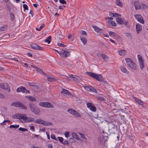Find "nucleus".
<instances>
[{
    "label": "nucleus",
    "instance_id": "c03bdc74",
    "mask_svg": "<svg viewBox=\"0 0 148 148\" xmlns=\"http://www.w3.org/2000/svg\"><path fill=\"white\" fill-rule=\"evenodd\" d=\"M45 102H41L39 103V105L42 107H45Z\"/></svg>",
    "mask_w": 148,
    "mask_h": 148
},
{
    "label": "nucleus",
    "instance_id": "39448f33",
    "mask_svg": "<svg viewBox=\"0 0 148 148\" xmlns=\"http://www.w3.org/2000/svg\"><path fill=\"white\" fill-rule=\"evenodd\" d=\"M84 87L87 91L89 92H92L94 93H98L97 91L96 90V89L91 86H84Z\"/></svg>",
    "mask_w": 148,
    "mask_h": 148
},
{
    "label": "nucleus",
    "instance_id": "423d86ee",
    "mask_svg": "<svg viewBox=\"0 0 148 148\" xmlns=\"http://www.w3.org/2000/svg\"><path fill=\"white\" fill-rule=\"evenodd\" d=\"M91 77H93L97 81L100 82H103V78L101 76V75H88Z\"/></svg>",
    "mask_w": 148,
    "mask_h": 148
},
{
    "label": "nucleus",
    "instance_id": "473e14b6",
    "mask_svg": "<svg viewBox=\"0 0 148 148\" xmlns=\"http://www.w3.org/2000/svg\"><path fill=\"white\" fill-rule=\"evenodd\" d=\"M101 56L104 60H106L108 59V57L104 54H101Z\"/></svg>",
    "mask_w": 148,
    "mask_h": 148
},
{
    "label": "nucleus",
    "instance_id": "603ef678",
    "mask_svg": "<svg viewBox=\"0 0 148 148\" xmlns=\"http://www.w3.org/2000/svg\"><path fill=\"white\" fill-rule=\"evenodd\" d=\"M124 24L125 25L126 27L128 28H129L130 26L128 24V22L127 21H125V23Z\"/></svg>",
    "mask_w": 148,
    "mask_h": 148
},
{
    "label": "nucleus",
    "instance_id": "a211bd4d",
    "mask_svg": "<svg viewBox=\"0 0 148 148\" xmlns=\"http://www.w3.org/2000/svg\"><path fill=\"white\" fill-rule=\"evenodd\" d=\"M119 54L121 56H124L126 54V51L125 50H120L119 51Z\"/></svg>",
    "mask_w": 148,
    "mask_h": 148
},
{
    "label": "nucleus",
    "instance_id": "de8ad7c7",
    "mask_svg": "<svg viewBox=\"0 0 148 148\" xmlns=\"http://www.w3.org/2000/svg\"><path fill=\"white\" fill-rule=\"evenodd\" d=\"M59 140L62 143H63L64 140L63 138L62 137H58Z\"/></svg>",
    "mask_w": 148,
    "mask_h": 148
},
{
    "label": "nucleus",
    "instance_id": "2eb2a0df",
    "mask_svg": "<svg viewBox=\"0 0 148 148\" xmlns=\"http://www.w3.org/2000/svg\"><path fill=\"white\" fill-rule=\"evenodd\" d=\"M142 29V25L140 24L136 25V30L137 33L138 34L141 30Z\"/></svg>",
    "mask_w": 148,
    "mask_h": 148
},
{
    "label": "nucleus",
    "instance_id": "aec40b11",
    "mask_svg": "<svg viewBox=\"0 0 148 148\" xmlns=\"http://www.w3.org/2000/svg\"><path fill=\"white\" fill-rule=\"evenodd\" d=\"M25 88L23 86H21L18 88L16 89V91L18 92H24Z\"/></svg>",
    "mask_w": 148,
    "mask_h": 148
},
{
    "label": "nucleus",
    "instance_id": "9b49d317",
    "mask_svg": "<svg viewBox=\"0 0 148 148\" xmlns=\"http://www.w3.org/2000/svg\"><path fill=\"white\" fill-rule=\"evenodd\" d=\"M138 56L139 61V64L141 69H142L144 67L143 59L142 56L140 55H138Z\"/></svg>",
    "mask_w": 148,
    "mask_h": 148
},
{
    "label": "nucleus",
    "instance_id": "e2e57ef3",
    "mask_svg": "<svg viewBox=\"0 0 148 148\" xmlns=\"http://www.w3.org/2000/svg\"><path fill=\"white\" fill-rule=\"evenodd\" d=\"M30 129L32 130L33 131H35V128L34 126H30Z\"/></svg>",
    "mask_w": 148,
    "mask_h": 148
},
{
    "label": "nucleus",
    "instance_id": "864d4df0",
    "mask_svg": "<svg viewBox=\"0 0 148 148\" xmlns=\"http://www.w3.org/2000/svg\"><path fill=\"white\" fill-rule=\"evenodd\" d=\"M6 7L8 9V10L9 11V12H10L11 11V8L10 7L9 5L6 4Z\"/></svg>",
    "mask_w": 148,
    "mask_h": 148
},
{
    "label": "nucleus",
    "instance_id": "dca6fc26",
    "mask_svg": "<svg viewBox=\"0 0 148 148\" xmlns=\"http://www.w3.org/2000/svg\"><path fill=\"white\" fill-rule=\"evenodd\" d=\"M31 66L33 68H34L36 70L37 72L38 73H40L42 74V73H43V74H46V73L43 72L42 70L36 67V66L32 65Z\"/></svg>",
    "mask_w": 148,
    "mask_h": 148
},
{
    "label": "nucleus",
    "instance_id": "4be33fe9",
    "mask_svg": "<svg viewBox=\"0 0 148 148\" xmlns=\"http://www.w3.org/2000/svg\"><path fill=\"white\" fill-rule=\"evenodd\" d=\"M136 10H137L141 8L138 2H135L134 3Z\"/></svg>",
    "mask_w": 148,
    "mask_h": 148
},
{
    "label": "nucleus",
    "instance_id": "79ce46f5",
    "mask_svg": "<svg viewBox=\"0 0 148 148\" xmlns=\"http://www.w3.org/2000/svg\"><path fill=\"white\" fill-rule=\"evenodd\" d=\"M28 84L29 86H32L34 87L36 86L37 87V86L35 84V83L34 82L30 83V82H28Z\"/></svg>",
    "mask_w": 148,
    "mask_h": 148
},
{
    "label": "nucleus",
    "instance_id": "412c9836",
    "mask_svg": "<svg viewBox=\"0 0 148 148\" xmlns=\"http://www.w3.org/2000/svg\"><path fill=\"white\" fill-rule=\"evenodd\" d=\"M133 70H136V64H134L133 62H132L130 64H129L128 65Z\"/></svg>",
    "mask_w": 148,
    "mask_h": 148
},
{
    "label": "nucleus",
    "instance_id": "bb28decb",
    "mask_svg": "<svg viewBox=\"0 0 148 148\" xmlns=\"http://www.w3.org/2000/svg\"><path fill=\"white\" fill-rule=\"evenodd\" d=\"M121 71L124 73H129V72L127 71V69L123 66H122L121 67Z\"/></svg>",
    "mask_w": 148,
    "mask_h": 148
},
{
    "label": "nucleus",
    "instance_id": "338daca9",
    "mask_svg": "<svg viewBox=\"0 0 148 148\" xmlns=\"http://www.w3.org/2000/svg\"><path fill=\"white\" fill-rule=\"evenodd\" d=\"M29 92H30V91L29 90L26 89L25 88V90L24 93H29Z\"/></svg>",
    "mask_w": 148,
    "mask_h": 148
},
{
    "label": "nucleus",
    "instance_id": "c85d7f7f",
    "mask_svg": "<svg viewBox=\"0 0 148 148\" xmlns=\"http://www.w3.org/2000/svg\"><path fill=\"white\" fill-rule=\"evenodd\" d=\"M43 120L40 119H37L34 121V123H36L41 124H42Z\"/></svg>",
    "mask_w": 148,
    "mask_h": 148
},
{
    "label": "nucleus",
    "instance_id": "f704fd0d",
    "mask_svg": "<svg viewBox=\"0 0 148 148\" xmlns=\"http://www.w3.org/2000/svg\"><path fill=\"white\" fill-rule=\"evenodd\" d=\"M116 4L121 7H122L123 4L121 3L120 0H116Z\"/></svg>",
    "mask_w": 148,
    "mask_h": 148
},
{
    "label": "nucleus",
    "instance_id": "5701e85b",
    "mask_svg": "<svg viewBox=\"0 0 148 148\" xmlns=\"http://www.w3.org/2000/svg\"><path fill=\"white\" fill-rule=\"evenodd\" d=\"M80 38L81 41L82 42L84 45H85L87 42L86 39L83 36H81Z\"/></svg>",
    "mask_w": 148,
    "mask_h": 148
},
{
    "label": "nucleus",
    "instance_id": "f8f14e48",
    "mask_svg": "<svg viewBox=\"0 0 148 148\" xmlns=\"http://www.w3.org/2000/svg\"><path fill=\"white\" fill-rule=\"evenodd\" d=\"M0 88L7 90L9 92L10 91L9 86L6 83L0 84Z\"/></svg>",
    "mask_w": 148,
    "mask_h": 148
},
{
    "label": "nucleus",
    "instance_id": "72a5a7b5",
    "mask_svg": "<svg viewBox=\"0 0 148 148\" xmlns=\"http://www.w3.org/2000/svg\"><path fill=\"white\" fill-rule=\"evenodd\" d=\"M92 27L94 29L95 31L97 32H99L101 30V29L96 26H92Z\"/></svg>",
    "mask_w": 148,
    "mask_h": 148
},
{
    "label": "nucleus",
    "instance_id": "4c0bfd02",
    "mask_svg": "<svg viewBox=\"0 0 148 148\" xmlns=\"http://www.w3.org/2000/svg\"><path fill=\"white\" fill-rule=\"evenodd\" d=\"M9 14L11 21H13L14 18V16L13 13L9 12Z\"/></svg>",
    "mask_w": 148,
    "mask_h": 148
},
{
    "label": "nucleus",
    "instance_id": "8fccbe9b",
    "mask_svg": "<svg viewBox=\"0 0 148 148\" xmlns=\"http://www.w3.org/2000/svg\"><path fill=\"white\" fill-rule=\"evenodd\" d=\"M59 2L60 3L62 4H66V1L64 0H60Z\"/></svg>",
    "mask_w": 148,
    "mask_h": 148
},
{
    "label": "nucleus",
    "instance_id": "f03ea898",
    "mask_svg": "<svg viewBox=\"0 0 148 148\" xmlns=\"http://www.w3.org/2000/svg\"><path fill=\"white\" fill-rule=\"evenodd\" d=\"M11 106H14L20 108L22 109L26 110L27 108L25 105L20 102H14L11 103Z\"/></svg>",
    "mask_w": 148,
    "mask_h": 148
},
{
    "label": "nucleus",
    "instance_id": "13d9d810",
    "mask_svg": "<svg viewBox=\"0 0 148 148\" xmlns=\"http://www.w3.org/2000/svg\"><path fill=\"white\" fill-rule=\"evenodd\" d=\"M69 132H65V133H64V135L67 138L68 137V136L69 134Z\"/></svg>",
    "mask_w": 148,
    "mask_h": 148
},
{
    "label": "nucleus",
    "instance_id": "ddd939ff",
    "mask_svg": "<svg viewBox=\"0 0 148 148\" xmlns=\"http://www.w3.org/2000/svg\"><path fill=\"white\" fill-rule=\"evenodd\" d=\"M116 126L114 124L111 123L109 127V130L110 133H114L115 131L116 130Z\"/></svg>",
    "mask_w": 148,
    "mask_h": 148
},
{
    "label": "nucleus",
    "instance_id": "a18cd8bd",
    "mask_svg": "<svg viewBox=\"0 0 148 148\" xmlns=\"http://www.w3.org/2000/svg\"><path fill=\"white\" fill-rule=\"evenodd\" d=\"M23 7L24 8V11H25L26 10H27L28 9V7L27 5L26 4H23Z\"/></svg>",
    "mask_w": 148,
    "mask_h": 148
},
{
    "label": "nucleus",
    "instance_id": "680f3d73",
    "mask_svg": "<svg viewBox=\"0 0 148 148\" xmlns=\"http://www.w3.org/2000/svg\"><path fill=\"white\" fill-rule=\"evenodd\" d=\"M62 143L64 145H67L69 144V142L67 140H65L64 141V142H63Z\"/></svg>",
    "mask_w": 148,
    "mask_h": 148
},
{
    "label": "nucleus",
    "instance_id": "cd10ccee",
    "mask_svg": "<svg viewBox=\"0 0 148 148\" xmlns=\"http://www.w3.org/2000/svg\"><path fill=\"white\" fill-rule=\"evenodd\" d=\"M45 107L46 108H53V107L50 103L48 102H45Z\"/></svg>",
    "mask_w": 148,
    "mask_h": 148
},
{
    "label": "nucleus",
    "instance_id": "7c9ffc66",
    "mask_svg": "<svg viewBox=\"0 0 148 148\" xmlns=\"http://www.w3.org/2000/svg\"><path fill=\"white\" fill-rule=\"evenodd\" d=\"M51 36H48L45 39V41L46 42H47L48 44H49L51 42Z\"/></svg>",
    "mask_w": 148,
    "mask_h": 148
},
{
    "label": "nucleus",
    "instance_id": "58836bf2",
    "mask_svg": "<svg viewBox=\"0 0 148 148\" xmlns=\"http://www.w3.org/2000/svg\"><path fill=\"white\" fill-rule=\"evenodd\" d=\"M42 125H46V126H48L51 125L52 124V123L50 122H48L46 121H43V122Z\"/></svg>",
    "mask_w": 148,
    "mask_h": 148
},
{
    "label": "nucleus",
    "instance_id": "a19ab883",
    "mask_svg": "<svg viewBox=\"0 0 148 148\" xmlns=\"http://www.w3.org/2000/svg\"><path fill=\"white\" fill-rule=\"evenodd\" d=\"M109 34L111 36H115L116 34L114 32L112 31H109Z\"/></svg>",
    "mask_w": 148,
    "mask_h": 148
},
{
    "label": "nucleus",
    "instance_id": "a878e982",
    "mask_svg": "<svg viewBox=\"0 0 148 148\" xmlns=\"http://www.w3.org/2000/svg\"><path fill=\"white\" fill-rule=\"evenodd\" d=\"M72 136L73 138H75L76 139L79 140L80 139L79 137H78L76 134L74 132L72 133Z\"/></svg>",
    "mask_w": 148,
    "mask_h": 148
},
{
    "label": "nucleus",
    "instance_id": "f3484780",
    "mask_svg": "<svg viewBox=\"0 0 148 148\" xmlns=\"http://www.w3.org/2000/svg\"><path fill=\"white\" fill-rule=\"evenodd\" d=\"M47 80L48 82H54L57 81V79L53 77H48L47 78Z\"/></svg>",
    "mask_w": 148,
    "mask_h": 148
},
{
    "label": "nucleus",
    "instance_id": "6e6d98bb",
    "mask_svg": "<svg viewBox=\"0 0 148 148\" xmlns=\"http://www.w3.org/2000/svg\"><path fill=\"white\" fill-rule=\"evenodd\" d=\"M114 17H121V15L119 14L118 13H114Z\"/></svg>",
    "mask_w": 148,
    "mask_h": 148
},
{
    "label": "nucleus",
    "instance_id": "1a4fd4ad",
    "mask_svg": "<svg viewBox=\"0 0 148 148\" xmlns=\"http://www.w3.org/2000/svg\"><path fill=\"white\" fill-rule=\"evenodd\" d=\"M87 106L90 110L93 112H95L96 110V107L91 103L88 102L87 103Z\"/></svg>",
    "mask_w": 148,
    "mask_h": 148
},
{
    "label": "nucleus",
    "instance_id": "09e8293b",
    "mask_svg": "<svg viewBox=\"0 0 148 148\" xmlns=\"http://www.w3.org/2000/svg\"><path fill=\"white\" fill-rule=\"evenodd\" d=\"M80 34L82 35H85V36H86L87 35V33L85 31L83 30H82L81 31Z\"/></svg>",
    "mask_w": 148,
    "mask_h": 148
},
{
    "label": "nucleus",
    "instance_id": "2f4dec72",
    "mask_svg": "<svg viewBox=\"0 0 148 148\" xmlns=\"http://www.w3.org/2000/svg\"><path fill=\"white\" fill-rule=\"evenodd\" d=\"M125 60L128 65L132 63L133 62L132 59L130 58H126Z\"/></svg>",
    "mask_w": 148,
    "mask_h": 148
},
{
    "label": "nucleus",
    "instance_id": "37998d69",
    "mask_svg": "<svg viewBox=\"0 0 148 148\" xmlns=\"http://www.w3.org/2000/svg\"><path fill=\"white\" fill-rule=\"evenodd\" d=\"M18 130L21 131L22 132H25V131H26L27 130V129L22 128V127H20L19 128H18Z\"/></svg>",
    "mask_w": 148,
    "mask_h": 148
},
{
    "label": "nucleus",
    "instance_id": "c9c22d12",
    "mask_svg": "<svg viewBox=\"0 0 148 148\" xmlns=\"http://www.w3.org/2000/svg\"><path fill=\"white\" fill-rule=\"evenodd\" d=\"M108 23L110 25H111L114 26H116V25L115 22H114L113 21L109 20L108 21Z\"/></svg>",
    "mask_w": 148,
    "mask_h": 148
},
{
    "label": "nucleus",
    "instance_id": "4d7b16f0",
    "mask_svg": "<svg viewBox=\"0 0 148 148\" xmlns=\"http://www.w3.org/2000/svg\"><path fill=\"white\" fill-rule=\"evenodd\" d=\"M57 45L58 46L62 47H66V45H64L63 44L59 43H58Z\"/></svg>",
    "mask_w": 148,
    "mask_h": 148
},
{
    "label": "nucleus",
    "instance_id": "b1692460",
    "mask_svg": "<svg viewBox=\"0 0 148 148\" xmlns=\"http://www.w3.org/2000/svg\"><path fill=\"white\" fill-rule=\"evenodd\" d=\"M62 51H63V52H62L61 53H63L64 57H67L70 56V53L69 52H67L64 50H63Z\"/></svg>",
    "mask_w": 148,
    "mask_h": 148
},
{
    "label": "nucleus",
    "instance_id": "4468645a",
    "mask_svg": "<svg viewBox=\"0 0 148 148\" xmlns=\"http://www.w3.org/2000/svg\"><path fill=\"white\" fill-rule=\"evenodd\" d=\"M117 22L119 24H123L125 23V21L124 19L119 17H117L116 19Z\"/></svg>",
    "mask_w": 148,
    "mask_h": 148
},
{
    "label": "nucleus",
    "instance_id": "393cba45",
    "mask_svg": "<svg viewBox=\"0 0 148 148\" xmlns=\"http://www.w3.org/2000/svg\"><path fill=\"white\" fill-rule=\"evenodd\" d=\"M134 99L140 105H143V102L141 100H139L137 98L134 97Z\"/></svg>",
    "mask_w": 148,
    "mask_h": 148
},
{
    "label": "nucleus",
    "instance_id": "6ab92c4d",
    "mask_svg": "<svg viewBox=\"0 0 148 148\" xmlns=\"http://www.w3.org/2000/svg\"><path fill=\"white\" fill-rule=\"evenodd\" d=\"M25 98L28 99L31 101L35 102L36 101V99L34 97L31 96H26L25 97Z\"/></svg>",
    "mask_w": 148,
    "mask_h": 148
},
{
    "label": "nucleus",
    "instance_id": "e433bc0d",
    "mask_svg": "<svg viewBox=\"0 0 148 148\" xmlns=\"http://www.w3.org/2000/svg\"><path fill=\"white\" fill-rule=\"evenodd\" d=\"M8 27V26L6 25H3L0 28V30L1 31H3L6 30Z\"/></svg>",
    "mask_w": 148,
    "mask_h": 148
},
{
    "label": "nucleus",
    "instance_id": "c756f323",
    "mask_svg": "<svg viewBox=\"0 0 148 148\" xmlns=\"http://www.w3.org/2000/svg\"><path fill=\"white\" fill-rule=\"evenodd\" d=\"M61 93L66 94L68 95L71 94L70 92L68 90L65 89H63L62 91L61 92Z\"/></svg>",
    "mask_w": 148,
    "mask_h": 148
},
{
    "label": "nucleus",
    "instance_id": "3c124183",
    "mask_svg": "<svg viewBox=\"0 0 148 148\" xmlns=\"http://www.w3.org/2000/svg\"><path fill=\"white\" fill-rule=\"evenodd\" d=\"M0 98L4 99L5 98V96L3 94L0 93Z\"/></svg>",
    "mask_w": 148,
    "mask_h": 148
},
{
    "label": "nucleus",
    "instance_id": "052dcab7",
    "mask_svg": "<svg viewBox=\"0 0 148 148\" xmlns=\"http://www.w3.org/2000/svg\"><path fill=\"white\" fill-rule=\"evenodd\" d=\"M51 137L52 138L56 140L55 136L54 134L51 135Z\"/></svg>",
    "mask_w": 148,
    "mask_h": 148
},
{
    "label": "nucleus",
    "instance_id": "f257e3e1",
    "mask_svg": "<svg viewBox=\"0 0 148 148\" xmlns=\"http://www.w3.org/2000/svg\"><path fill=\"white\" fill-rule=\"evenodd\" d=\"M13 118L15 119H23L24 121H22L21 122L22 123H30L35 121L34 118L30 117H27V115L25 114H17L13 116Z\"/></svg>",
    "mask_w": 148,
    "mask_h": 148
},
{
    "label": "nucleus",
    "instance_id": "774afa93",
    "mask_svg": "<svg viewBox=\"0 0 148 148\" xmlns=\"http://www.w3.org/2000/svg\"><path fill=\"white\" fill-rule=\"evenodd\" d=\"M12 60H14V61H15L17 62H18L19 61L16 58H12Z\"/></svg>",
    "mask_w": 148,
    "mask_h": 148
},
{
    "label": "nucleus",
    "instance_id": "0eeeda50",
    "mask_svg": "<svg viewBox=\"0 0 148 148\" xmlns=\"http://www.w3.org/2000/svg\"><path fill=\"white\" fill-rule=\"evenodd\" d=\"M67 112L73 115H75L76 116L80 117V115L79 112L73 109H69Z\"/></svg>",
    "mask_w": 148,
    "mask_h": 148
},
{
    "label": "nucleus",
    "instance_id": "5fc2aeb1",
    "mask_svg": "<svg viewBox=\"0 0 148 148\" xmlns=\"http://www.w3.org/2000/svg\"><path fill=\"white\" fill-rule=\"evenodd\" d=\"M8 122L9 123L10 122V121L8 120H5L2 123H1V124H3V125H5V123Z\"/></svg>",
    "mask_w": 148,
    "mask_h": 148
},
{
    "label": "nucleus",
    "instance_id": "bf43d9fd",
    "mask_svg": "<svg viewBox=\"0 0 148 148\" xmlns=\"http://www.w3.org/2000/svg\"><path fill=\"white\" fill-rule=\"evenodd\" d=\"M98 99L101 101H103L104 99L103 97L101 96H99L98 97Z\"/></svg>",
    "mask_w": 148,
    "mask_h": 148
},
{
    "label": "nucleus",
    "instance_id": "20e7f679",
    "mask_svg": "<svg viewBox=\"0 0 148 148\" xmlns=\"http://www.w3.org/2000/svg\"><path fill=\"white\" fill-rule=\"evenodd\" d=\"M29 106L32 112L36 114H38L40 112V109L37 108L34 104L30 103L29 104Z\"/></svg>",
    "mask_w": 148,
    "mask_h": 148
},
{
    "label": "nucleus",
    "instance_id": "49530a36",
    "mask_svg": "<svg viewBox=\"0 0 148 148\" xmlns=\"http://www.w3.org/2000/svg\"><path fill=\"white\" fill-rule=\"evenodd\" d=\"M126 36L129 37L130 38H132V36L131 34L130 33H126L125 34Z\"/></svg>",
    "mask_w": 148,
    "mask_h": 148
},
{
    "label": "nucleus",
    "instance_id": "7ed1b4c3",
    "mask_svg": "<svg viewBox=\"0 0 148 148\" xmlns=\"http://www.w3.org/2000/svg\"><path fill=\"white\" fill-rule=\"evenodd\" d=\"M65 78L68 80H73L76 82H78L80 79L79 76L74 75H68L65 76Z\"/></svg>",
    "mask_w": 148,
    "mask_h": 148
},
{
    "label": "nucleus",
    "instance_id": "0e129e2a",
    "mask_svg": "<svg viewBox=\"0 0 148 148\" xmlns=\"http://www.w3.org/2000/svg\"><path fill=\"white\" fill-rule=\"evenodd\" d=\"M114 13H112L110 12L109 13V15L111 17H114Z\"/></svg>",
    "mask_w": 148,
    "mask_h": 148
},
{
    "label": "nucleus",
    "instance_id": "ea45409f",
    "mask_svg": "<svg viewBox=\"0 0 148 148\" xmlns=\"http://www.w3.org/2000/svg\"><path fill=\"white\" fill-rule=\"evenodd\" d=\"M45 26V25L44 24H43L42 25H41L40 26V27L39 28H38L37 27L36 28V29L37 30L40 31L41 30V29L43 28L44 26Z\"/></svg>",
    "mask_w": 148,
    "mask_h": 148
},
{
    "label": "nucleus",
    "instance_id": "6e6552de",
    "mask_svg": "<svg viewBox=\"0 0 148 148\" xmlns=\"http://www.w3.org/2000/svg\"><path fill=\"white\" fill-rule=\"evenodd\" d=\"M134 16L137 21L140 23L143 24L145 23V21L143 20V16L140 14H136L134 15Z\"/></svg>",
    "mask_w": 148,
    "mask_h": 148
},
{
    "label": "nucleus",
    "instance_id": "69168bd1",
    "mask_svg": "<svg viewBox=\"0 0 148 148\" xmlns=\"http://www.w3.org/2000/svg\"><path fill=\"white\" fill-rule=\"evenodd\" d=\"M65 7V6L64 5H62V6H59V8L60 9H63V7Z\"/></svg>",
    "mask_w": 148,
    "mask_h": 148
},
{
    "label": "nucleus",
    "instance_id": "9d476101",
    "mask_svg": "<svg viewBox=\"0 0 148 148\" xmlns=\"http://www.w3.org/2000/svg\"><path fill=\"white\" fill-rule=\"evenodd\" d=\"M30 46L32 49H34L40 50H43V47H40L36 43L32 44L30 45Z\"/></svg>",
    "mask_w": 148,
    "mask_h": 148
}]
</instances>
